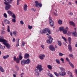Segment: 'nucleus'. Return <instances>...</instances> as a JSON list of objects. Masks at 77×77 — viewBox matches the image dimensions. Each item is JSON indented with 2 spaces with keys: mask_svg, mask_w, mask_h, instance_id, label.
I'll return each instance as SVG.
<instances>
[{
  "mask_svg": "<svg viewBox=\"0 0 77 77\" xmlns=\"http://www.w3.org/2000/svg\"><path fill=\"white\" fill-rule=\"evenodd\" d=\"M12 21L13 23H15L16 22V18H13L12 19Z\"/></svg>",
  "mask_w": 77,
  "mask_h": 77,
  "instance_id": "36",
  "label": "nucleus"
},
{
  "mask_svg": "<svg viewBox=\"0 0 77 77\" xmlns=\"http://www.w3.org/2000/svg\"><path fill=\"white\" fill-rule=\"evenodd\" d=\"M49 48L50 50L53 51H54L56 50V49H55V48H54L53 45H50L49 47Z\"/></svg>",
  "mask_w": 77,
  "mask_h": 77,
  "instance_id": "8",
  "label": "nucleus"
},
{
  "mask_svg": "<svg viewBox=\"0 0 77 77\" xmlns=\"http://www.w3.org/2000/svg\"><path fill=\"white\" fill-rule=\"evenodd\" d=\"M67 73L69 75L70 77H73L72 75V73L70 72L69 71H68L67 72Z\"/></svg>",
  "mask_w": 77,
  "mask_h": 77,
  "instance_id": "24",
  "label": "nucleus"
},
{
  "mask_svg": "<svg viewBox=\"0 0 77 77\" xmlns=\"http://www.w3.org/2000/svg\"><path fill=\"white\" fill-rule=\"evenodd\" d=\"M14 61H15L17 59H16V57L15 56H14Z\"/></svg>",
  "mask_w": 77,
  "mask_h": 77,
  "instance_id": "56",
  "label": "nucleus"
},
{
  "mask_svg": "<svg viewBox=\"0 0 77 77\" xmlns=\"http://www.w3.org/2000/svg\"><path fill=\"white\" fill-rule=\"evenodd\" d=\"M57 44L59 46H61V45H62V43L60 41H57Z\"/></svg>",
  "mask_w": 77,
  "mask_h": 77,
  "instance_id": "23",
  "label": "nucleus"
},
{
  "mask_svg": "<svg viewBox=\"0 0 77 77\" xmlns=\"http://www.w3.org/2000/svg\"><path fill=\"white\" fill-rule=\"evenodd\" d=\"M0 70L1 72H4V69H3V68H2L1 66H0Z\"/></svg>",
  "mask_w": 77,
  "mask_h": 77,
  "instance_id": "34",
  "label": "nucleus"
},
{
  "mask_svg": "<svg viewBox=\"0 0 77 77\" xmlns=\"http://www.w3.org/2000/svg\"><path fill=\"white\" fill-rule=\"evenodd\" d=\"M60 60L62 62V63H64V59H63L61 58L60 59Z\"/></svg>",
  "mask_w": 77,
  "mask_h": 77,
  "instance_id": "44",
  "label": "nucleus"
},
{
  "mask_svg": "<svg viewBox=\"0 0 77 77\" xmlns=\"http://www.w3.org/2000/svg\"><path fill=\"white\" fill-rule=\"evenodd\" d=\"M12 17V18H16V16L15 14H14L13 13Z\"/></svg>",
  "mask_w": 77,
  "mask_h": 77,
  "instance_id": "38",
  "label": "nucleus"
},
{
  "mask_svg": "<svg viewBox=\"0 0 77 77\" xmlns=\"http://www.w3.org/2000/svg\"><path fill=\"white\" fill-rule=\"evenodd\" d=\"M12 41H13V42H14L15 41V38H13Z\"/></svg>",
  "mask_w": 77,
  "mask_h": 77,
  "instance_id": "61",
  "label": "nucleus"
},
{
  "mask_svg": "<svg viewBox=\"0 0 77 77\" xmlns=\"http://www.w3.org/2000/svg\"><path fill=\"white\" fill-rule=\"evenodd\" d=\"M28 28L29 29H32V26H30V25H28Z\"/></svg>",
  "mask_w": 77,
  "mask_h": 77,
  "instance_id": "45",
  "label": "nucleus"
},
{
  "mask_svg": "<svg viewBox=\"0 0 77 77\" xmlns=\"http://www.w3.org/2000/svg\"><path fill=\"white\" fill-rule=\"evenodd\" d=\"M4 3L5 5H6L5 8L6 11H8V10H9V9L11 8V5L8 4L7 3L5 2H4Z\"/></svg>",
  "mask_w": 77,
  "mask_h": 77,
  "instance_id": "3",
  "label": "nucleus"
},
{
  "mask_svg": "<svg viewBox=\"0 0 77 77\" xmlns=\"http://www.w3.org/2000/svg\"><path fill=\"white\" fill-rule=\"evenodd\" d=\"M60 69H61V70H62L63 71H64L65 69L62 67H61L60 68Z\"/></svg>",
  "mask_w": 77,
  "mask_h": 77,
  "instance_id": "58",
  "label": "nucleus"
},
{
  "mask_svg": "<svg viewBox=\"0 0 77 77\" xmlns=\"http://www.w3.org/2000/svg\"><path fill=\"white\" fill-rule=\"evenodd\" d=\"M4 22L5 23V24H9L10 23L9 21L6 19L4 20Z\"/></svg>",
  "mask_w": 77,
  "mask_h": 77,
  "instance_id": "11",
  "label": "nucleus"
},
{
  "mask_svg": "<svg viewBox=\"0 0 77 77\" xmlns=\"http://www.w3.org/2000/svg\"><path fill=\"white\" fill-rule=\"evenodd\" d=\"M4 16L5 18H8V16H7V14H6V13H5L4 14Z\"/></svg>",
  "mask_w": 77,
  "mask_h": 77,
  "instance_id": "43",
  "label": "nucleus"
},
{
  "mask_svg": "<svg viewBox=\"0 0 77 77\" xmlns=\"http://www.w3.org/2000/svg\"><path fill=\"white\" fill-rule=\"evenodd\" d=\"M67 32L68 31L67 30L64 29L63 31V34H66Z\"/></svg>",
  "mask_w": 77,
  "mask_h": 77,
  "instance_id": "26",
  "label": "nucleus"
},
{
  "mask_svg": "<svg viewBox=\"0 0 77 77\" xmlns=\"http://www.w3.org/2000/svg\"><path fill=\"white\" fill-rule=\"evenodd\" d=\"M16 47H18L19 46V43H17L16 45Z\"/></svg>",
  "mask_w": 77,
  "mask_h": 77,
  "instance_id": "63",
  "label": "nucleus"
},
{
  "mask_svg": "<svg viewBox=\"0 0 77 77\" xmlns=\"http://www.w3.org/2000/svg\"><path fill=\"white\" fill-rule=\"evenodd\" d=\"M59 55L60 56H62L63 55V54L62 53L60 52L59 53Z\"/></svg>",
  "mask_w": 77,
  "mask_h": 77,
  "instance_id": "46",
  "label": "nucleus"
},
{
  "mask_svg": "<svg viewBox=\"0 0 77 77\" xmlns=\"http://www.w3.org/2000/svg\"><path fill=\"white\" fill-rule=\"evenodd\" d=\"M72 34L74 36H77V32L73 33Z\"/></svg>",
  "mask_w": 77,
  "mask_h": 77,
  "instance_id": "40",
  "label": "nucleus"
},
{
  "mask_svg": "<svg viewBox=\"0 0 77 77\" xmlns=\"http://www.w3.org/2000/svg\"><path fill=\"white\" fill-rule=\"evenodd\" d=\"M19 60H22L23 59V57L22 56H19Z\"/></svg>",
  "mask_w": 77,
  "mask_h": 77,
  "instance_id": "41",
  "label": "nucleus"
},
{
  "mask_svg": "<svg viewBox=\"0 0 77 77\" xmlns=\"http://www.w3.org/2000/svg\"><path fill=\"white\" fill-rule=\"evenodd\" d=\"M47 75H48L49 77H54L53 75H52V74L50 73H47Z\"/></svg>",
  "mask_w": 77,
  "mask_h": 77,
  "instance_id": "27",
  "label": "nucleus"
},
{
  "mask_svg": "<svg viewBox=\"0 0 77 77\" xmlns=\"http://www.w3.org/2000/svg\"><path fill=\"white\" fill-rule=\"evenodd\" d=\"M4 48H3V46H2V45H0V49H2L3 50H5V46H4Z\"/></svg>",
  "mask_w": 77,
  "mask_h": 77,
  "instance_id": "22",
  "label": "nucleus"
},
{
  "mask_svg": "<svg viewBox=\"0 0 77 77\" xmlns=\"http://www.w3.org/2000/svg\"><path fill=\"white\" fill-rule=\"evenodd\" d=\"M59 29L60 32H62V31H63L65 29V28H64L63 26H61L60 27Z\"/></svg>",
  "mask_w": 77,
  "mask_h": 77,
  "instance_id": "19",
  "label": "nucleus"
},
{
  "mask_svg": "<svg viewBox=\"0 0 77 77\" xmlns=\"http://www.w3.org/2000/svg\"><path fill=\"white\" fill-rule=\"evenodd\" d=\"M68 41L69 44H71V38L70 37H69L68 38Z\"/></svg>",
  "mask_w": 77,
  "mask_h": 77,
  "instance_id": "28",
  "label": "nucleus"
},
{
  "mask_svg": "<svg viewBox=\"0 0 77 77\" xmlns=\"http://www.w3.org/2000/svg\"><path fill=\"white\" fill-rule=\"evenodd\" d=\"M25 45V42L24 41L22 42V45H21V46H24Z\"/></svg>",
  "mask_w": 77,
  "mask_h": 77,
  "instance_id": "50",
  "label": "nucleus"
},
{
  "mask_svg": "<svg viewBox=\"0 0 77 77\" xmlns=\"http://www.w3.org/2000/svg\"><path fill=\"white\" fill-rule=\"evenodd\" d=\"M32 11H34V12H35V11H36V9H35L33 8H32Z\"/></svg>",
  "mask_w": 77,
  "mask_h": 77,
  "instance_id": "59",
  "label": "nucleus"
},
{
  "mask_svg": "<svg viewBox=\"0 0 77 77\" xmlns=\"http://www.w3.org/2000/svg\"><path fill=\"white\" fill-rule=\"evenodd\" d=\"M30 57V55L29 54L26 53L24 55V58L25 59H28Z\"/></svg>",
  "mask_w": 77,
  "mask_h": 77,
  "instance_id": "12",
  "label": "nucleus"
},
{
  "mask_svg": "<svg viewBox=\"0 0 77 77\" xmlns=\"http://www.w3.org/2000/svg\"><path fill=\"white\" fill-rule=\"evenodd\" d=\"M16 62V63H20V60L19 59V58H18V57H17V58Z\"/></svg>",
  "mask_w": 77,
  "mask_h": 77,
  "instance_id": "32",
  "label": "nucleus"
},
{
  "mask_svg": "<svg viewBox=\"0 0 77 77\" xmlns=\"http://www.w3.org/2000/svg\"><path fill=\"white\" fill-rule=\"evenodd\" d=\"M35 5L37 8H41L42 6V4L41 3H38V1H35Z\"/></svg>",
  "mask_w": 77,
  "mask_h": 77,
  "instance_id": "4",
  "label": "nucleus"
},
{
  "mask_svg": "<svg viewBox=\"0 0 77 77\" xmlns=\"http://www.w3.org/2000/svg\"><path fill=\"white\" fill-rule=\"evenodd\" d=\"M58 23L60 25H61V24H62V20H59L58 21Z\"/></svg>",
  "mask_w": 77,
  "mask_h": 77,
  "instance_id": "29",
  "label": "nucleus"
},
{
  "mask_svg": "<svg viewBox=\"0 0 77 77\" xmlns=\"http://www.w3.org/2000/svg\"><path fill=\"white\" fill-rule=\"evenodd\" d=\"M54 74H55L57 77H59V75H59V73L58 74V73H57V72H54Z\"/></svg>",
  "mask_w": 77,
  "mask_h": 77,
  "instance_id": "33",
  "label": "nucleus"
},
{
  "mask_svg": "<svg viewBox=\"0 0 77 77\" xmlns=\"http://www.w3.org/2000/svg\"><path fill=\"white\" fill-rule=\"evenodd\" d=\"M68 48L69 51L70 52H72V47L71 45H68Z\"/></svg>",
  "mask_w": 77,
  "mask_h": 77,
  "instance_id": "13",
  "label": "nucleus"
},
{
  "mask_svg": "<svg viewBox=\"0 0 77 77\" xmlns=\"http://www.w3.org/2000/svg\"><path fill=\"white\" fill-rule=\"evenodd\" d=\"M30 59L29 58L26 60L25 63L26 64H27V65H28V64H29L30 63Z\"/></svg>",
  "mask_w": 77,
  "mask_h": 77,
  "instance_id": "16",
  "label": "nucleus"
},
{
  "mask_svg": "<svg viewBox=\"0 0 77 77\" xmlns=\"http://www.w3.org/2000/svg\"><path fill=\"white\" fill-rule=\"evenodd\" d=\"M1 33H2V34H5V33H6V32H5V31L4 30H2V31Z\"/></svg>",
  "mask_w": 77,
  "mask_h": 77,
  "instance_id": "52",
  "label": "nucleus"
},
{
  "mask_svg": "<svg viewBox=\"0 0 77 77\" xmlns=\"http://www.w3.org/2000/svg\"><path fill=\"white\" fill-rule=\"evenodd\" d=\"M48 38H49V39L47 41V43L48 44H51V43L53 41V38H51V35H49L48 36Z\"/></svg>",
  "mask_w": 77,
  "mask_h": 77,
  "instance_id": "5",
  "label": "nucleus"
},
{
  "mask_svg": "<svg viewBox=\"0 0 77 77\" xmlns=\"http://www.w3.org/2000/svg\"><path fill=\"white\" fill-rule=\"evenodd\" d=\"M16 68L17 69V71H19L20 70V68H19V67L17 66V65H16L15 66Z\"/></svg>",
  "mask_w": 77,
  "mask_h": 77,
  "instance_id": "37",
  "label": "nucleus"
},
{
  "mask_svg": "<svg viewBox=\"0 0 77 77\" xmlns=\"http://www.w3.org/2000/svg\"><path fill=\"white\" fill-rule=\"evenodd\" d=\"M2 42V44L5 45L6 46V47L8 48V49L10 48L11 46H10L9 44L8 43V41L4 39Z\"/></svg>",
  "mask_w": 77,
  "mask_h": 77,
  "instance_id": "2",
  "label": "nucleus"
},
{
  "mask_svg": "<svg viewBox=\"0 0 77 77\" xmlns=\"http://www.w3.org/2000/svg\"><path fill=\"white\" fill-rule=\"evenodd\" d=\"M9 57V55H5V56H4L3 57V59H7V58H8Z\"/></svg>",
  "mask_w": 77,
  "mask_h": 77,
  "instance_id": "25",
  "label": "nucleus"
},
{
  "mask_svg": "<svg viewBox=\"0 0 77 77\" xmlns=\"http://www.w3.org/2000/svg\"><path fill=\"white\" fill-rule=\"evenodd\" d=\"M36 68L37 69L35 70V74L36 76H39V72H41V71L43 70V68L42 67V65H38ZM38 70H39V72H38Z\"/></svg>",
  "mask_w": 77,
  "mask_h": 77,
  "instance_id": "1",
  "label": "nucleus"
},
{
  "mask_svg": "<svg viewBox=\"0 0 77 77\" xmlns=\"http://www.w3.org/2000/svg\"><path fill=\"white\" fill-rule=\"evenodd\" d=\"M23 9L25 11H26L27 10V5L26 4H25L23 7Z\"/></svg>",
  "mask_w": 77,
  "mask_h": 77,
  "instance_id": "17",
  "label": "nucleus"
},
{
  "mask_svg": "<svg viewBox=\"0 0 77 77\" xmlns=\"http://www.w3.org/2000/svg\"><path fill=\"white\" fill-rule=\"evenodd\" d=\"M13 34L14 35V36H16L17 35V34H18V32L17 31H15L13 32Z\"/></svg>",
  "mask_w": 77,
  "mask_h": 77,
  "instance_id": "21",
  "label": "nucleus"
},
{
  "mask_svg": "<svg viewBox=\"0 0 77 77\" xmlns=\"http://www.w3.org/2000/svg\"><path fill=\"white\" fill-rule=\"evenodd\" d=\"M69 57H73V55L72 54H69Z\"/></svg>",
  "mask_w": 77,
  "mask_h": 77,
  "instance_id": "51",
  "label": "nucleus"
},
{
  "mask_svg": "<svg viewBox=\"0 0 77 77\" xmlns=\"http://www.w3.org/2000/svg\"><path fill=\"white\" fill-rule=\"evenodd\" d=\"M69 15H71V16L72 15H73V14L72 13V12H71L69 13Z\"/></svg>",
  "mask_w": 77,
  "mask_h": 77,
  "instance_id": "62",
  "label": "nucleus"
},
{
  "mask_svg": "<svg viewBox=\"0 0 77 77\" xmlns=\"http://www.w3.org/2000/svg\"><path fill=\"white\" fill-rule=\"evenodd\" d=\"M45 57V56L44 54H41L39 56V57L41 60L44 59V57Z\"/></svg>",
  "mask_w": 77,
  "mask_h": 77,
  "instance_id": "9",
  "label": "nucleus"
},
{
  "mask_svg": "<svg viewBox=\"0 0 77 77\" xmlns=\"http://www.w3.org/2000/svg\"><path fill=\"white\" fill-rule=\"evenodd\" d=\"M75 72H76V73L77 74V69H75Z\"/></svg>",
  "mask_w": 77,
  "mask_h": 77,
  "instance_id": "64",
  "label": "nucleus"
},
{
  "mask_svg": "<svg viewBox=\"0 0 77 77\" xmlns=\"http://www.w3.org/2000/svg\"><path fill=\"white\" fill-rule=\"evenodd\" d=\"M55 61L57 63H58V64H60V60H59L58 59H56L55 60Z\"/></svg>",
  "mask_w": 77,
  "mask_h": 77,
  "instance_id": "30",
  "label": "nucleus"
},
{
  "mask_svg": "<svg viewBox=\"0 0 77 77\" xmlns=\"http://www.w3.org/2000/svg\"><path fill=\"white\" fill-rule=\"evenodd\" d=\"M69 64L70 65V66H72V68H74V65L71 63V62H69Z\"/></svg>",
  "mask_w": 77,
  "mask_h": 77,
  "instance_id": "35",
  "label": "nucleus"
},
{
  "mask_svg": "<svg viewBox=\"0 0 77 77\" xmlns=\"http://www.w3.org/2000/svg\"><path fill=\"white\" fill-rule=\"evenodd\" d=\"M8 14L10 15L11 16H12V14H13V13L11 12V11L10 10H9L7 11Z\"/></svg>",
  "mask_w": 77,
  "mask_h": 77,
  "instance_id": "18",
  "label": "nucleus"
},
{
  "mask_svg": "<svg viewBox=\"0 0 77 77\" xmlns=\"http://www.w3.org/2000/svg\"><path fill=\"white\" fill-rule=\"evenodd\" d=\"M20 24H22V25H23L24 24V22L22 20L20 21Z\"/></svg>",
  "mask_w": 77,
  "mask_h": 77,
  "instance_id": "48",
  "label": "nucleus"
},
{
  "mask_svg": "<svg viewBox=\"0 0 77 77\" xmlns=\"http://www.w3.org/2000/svg\"><path fill=\"white\" fill-rule=\"evenodd\" d=\"M7 31L8 32H10V28H9V26H8Z\"/></svg>",
  "mask_w": 77,
  "mask_h": 77,
  "instance_id": "42",
  "label": "nucleus"
},
{
  "mask_svg": "<svg viewBox=\"0 0 77 77\" xmlns=\"http://www.w3.org/2000/svg\"><path fill=\"white\" fill-rule=\"evenodd\" d=\"M47 67L49 69H52V66H51L48 65Z\"/></svg>",
  "mask_w": 77,
  "mask_h": 77,
  "instance_id": "31",
  "label": "nucleus"
},
{
  "mask_svg": "<svg viewBox=\"0 0 77 77\" xmlns=\"http://www.w3.org/2000/svg\"><path fill=\"white\" fill-rule=\"evenodd\" d=\"M4 1H5V2H7L8 1H10V2H7V3L8 4V5H9V4H11L12 3V2H12V1H13V0H4Z\"/></svg>",
  "mask_w": 77,
  "mask_h": 77,
  "instance_id": "15",
  "label": "nucleus"
},
{
  "mask_svg": "<svg viewBox=\"0 0 77 77\" xmlns=\"http://www.w3.org/2000/svg\"><path fill=\"white\" fill-rule=\"evenodd\" d=\"M67 35H68V36H69V35H71V32H70L69 31L67 33Z\"/></svg>",
  "mask_w": 77,
  "mask_h": 77,
  "instance_id": "55",
  "label": "nucleus"
},
{
  "mask_svg": "<svg viewBox=\"0 0 77 77\" xmlns=\"http://www.w3.org/2000/svg\"><path fill=\"white\" fill-rule=\"evenodd\" d=\"M48 28H46L43 30H41L40 32L42 33H46L48 32Z\"/></svg>",
  "mask_w": 77,
  "mask_h": 77,
  "instance_id": "6",
  "label": "nucleus"
},
{
  "mask_svg": "<svg viewBox=\"0 0 77 77\" xmlns=\"http://www.w3.org/2000/svg\"><path fill=\"white\" fill-rule=\"evenodd\" d=\"M10 34L11 35V36L12 37V32H10Z\"/></svg>",
  "mask_w": 77,
  "mask_h": 77,
  "instance_id": "57",
  "label": "nucleus"
},
{
  "mask_svg": "<svg viewBox=\"0 0 77 77\" xmlns=\"http://www.w3.org/2000/svg\"><path fill=\"white\" fill-rule=\"evenodd\" d=\"M41 47L43 48V49H44V46L43 45H41Z\"/></svg>",
  "mask_w": 77,
  "mask_h": 77,
  "instance_id": "60",
  "label": "nucleus"
},
{
  "mask_svg": "<svg viewBox=\"0 0 77 77\" xmlns=\"http://www.w3.org/2000/svg\"><path fill=\"white\" fill-rule=\"evenodd\" d=\"M71 26H75V23H74L73 22V21H71L69 22Z\"/></svg>",
  "mask_w": 77,
  "mask_h": 77,
  "instance_id": "20",
  "label": "nucleus"
},
{
  "mask_svg": "<svg viewBox=\"0 0 77 77\" xmlns=\"http://www.w3.org/2000/svg\"><path fill=\"white\" fill-rule=\"evenodd\" d=\"M4 39L3 38H0V42H2Z\"/></svg>",
  "mask_w": 77,
  "mask_h": 77,
  "instance_id": "49",
  "label": "nucleus"
},
{
  "mask_svg": "<svg viewBox=\"0 0 77 77\" xmlns=\"http://www.w3.org/2000/svg\"><path fill=\"white\" fill-rule=\"evenodd\" d=\"M21 63L22 65H26V61L24 60H22L21 62Z\"/></svg>",
  "mask_w": 77,
  "mask_h": 77,
  "instance_id": "14",
  "label": "nucleus"
},
{
  "mask_svg": "<svg viewBox=\"0 0 77 77\" xmlns=\"http://www.w3.org/2000/svg\"><path fill=\"white\" fill-rule=\"evenodd\" d=\"M49 22L50 23V24L51 26H54V23L53 21L51 19V17H49Z\"/></svg>",
  "mask_w": 77,
  "mask_h": 77,
  "instance_id": "7",
  "label": "nucleus"
},
{
  "mask_svg": "<svg viewBox=\"0 0 77 77\" xmlns=\"http://www.w3.org/2000/svg\"><path fill=\"white\" fill-rule=\"evenodd\" d=\"M66 60H67V61L68 62H69V59L68 58V57H66Z\"/></svg>",
  "mask_w": 77,
  "mask_h": 77,
  "instance_id": "54",
  "label": "nucleus"
},
{
  "mask_svg": "<svg viewBox=\"0 0 77 77\" xmlns=\"http://www.w3.org/2000/svg\"><path fill=\"white\" fill-rule=\"evenodd\" d=\"M17 44H19V40H20V39L19 38H17Z\"/></svg>",
  "mask_w": 77,
  "mask_h": 77,
  "instance_id": "53",
  "label": "nucleus"
},
{
  "mask_svg": "<svg viewBox=\"0 0 77 77\" xmlns=\"http://www.w3.org/2000/svg\"><path fill=\"white\" fill-rule=\"evenodd\" d=\"M62 39H64V40L65 41H66V39L64 37H63V36H62Z\"/></svg>",
  "mask_w": 77,
  "mask_h": 77,
  "instance_id": "47",
  "label": "nucleus"
},
{
  "mask_svg": "<svg viewBox=\"0 0 77 77\" xmlns=\"http://www.w3.org/2000/svg\"><path fill=\"white\" fill-rule=\"evenodd\" d=\"M59 74L60 75H61V76H64V75H66V72H60L59 73Z\"/></svg>",
  "mask_w": 77,
  "mask_h": 77,
  "instance_id": "10",
  "label": "nucleus"
},
{
  "mask_svg": "<svg viewBox=\"0 0 77 77\" xmlns=\"http://www.w3.org/2000/svg\"><path fill=\"white\" fill-rule=\"evenodd\" d=\"M48 33L46 34L47 35H48L49 34H51V32L49 30V29H48Z\"/></svg>",
  "mask_w": 77,
  "mask_h": 77,
  "instance_id": "39",
  "label": "nucleus"
}]
</instances>
